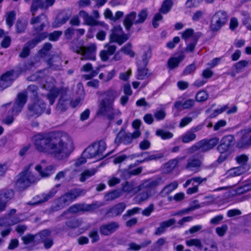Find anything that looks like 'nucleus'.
I'll return each mask as SVG.
<instances>
[{"mask_svg": "<svg viewBox=\"0 0 251 251\" xmlns=\"http://www.w3.org/2000/svg\"><path fill=\"white\" fill-rule=\"evenodd\" d=\"M112 42H109L104 46L105 49L100 51V56L101 60L105 62L108 60L109 57L114 54L116 50L117 47L115 45L112 44Z\"/></svg>", "mask_w": 251, "mask_h": 251, "instance_id": "20", "label": "nucleus"}, {"mask_svg": "<svg viewBox=\"0 0 251 251\" xmlns=\"http://www.w3.org/2000/svg\"><path fill=\"white\" fill-rule=\"evenodd\" d=\"M251 146V129L246 131L237 143V146L244 148Z\"/></svg>", "mask_w": 251, "mask_h": 251, "instance_id": "24", "label": "nucleus"}, {"mask_svg": "<svg viewBox=\"0 0 251 251\" xmlns=\"http://www.w3.org/2000/svg\"><path fill=\"white\" fill-rule=\"evenodd\" d=\"M86 193V191L85 189L80 188L74 189L70 191L57 200L56 205L53 208L54 210L58 211L63 208L77 197L84 196Z\"/></svg>", "mask_w": 251, "mask_h": 251, "instance_id": "3", "label": "nucleus"}, {"mask_svg": "<svg viewBox=\"0 0 251 251\" xmlns=\"http://www.w3.org/2000/svg\"><path fill=\"white\" fill-rule=\"evenodd\" d=\"M186 244L188 247L195 246L199 249H201L202 245L199 239H191L186 241Z\"/></svg>", "mask_w": 251, "mask_h": 251, "instance_id": "49", "label": "nucleus"}, {"mask_svg": "<svg viewBox=\"0 0 251 251\" xmlns=\"http://www.w3.org/2000/svg\"><path fill=\"white\" fill-rule=\"evenodd\" d=\"M66 100L60 98L56 106V109L60 112H63L67 109Z\"/></svg>", "mask_w": 251, "mask_h": 251, "instance_id": "56", "label": "nucleus"}, {"mask_svg": "<svg viewBox=\"0 0 251 251\" xmlns=\"http://www.w3.org/2000/svg\"><path fill=\"white\" fill-rule=\"evenodd\" d=\"M166 116V113L164 110H157L154 113V117L157 121L164 120Z\"/></svg>", "mask_w": 251, "mask_h": 251, "instance_id": "62", "label": "nucleus"}, {"mask_svg": "<svg viewBox=\"0 0 251 251\" xmlns=\"http://www.w3.org/2000/svg\"><path fill=\"white\" fill-rule=\"evenodd\" d=\"M248 157L245 154L238 156L236 157L237 162L238 164L241 165L240 166H248L247 165V162L248 161Z\"/></svg>", "mask_w": 251, "mask_h": 251, "instance_id": "60", "label": "nucleus"}, {"mask_svg": "<svg viewBox=\"0 0 251 251\" xmlns=\"http://www.w3.org/2000/svg\"><path fill=\"white\" fill-rule=\"evenodd\" d=\"M120 95V92L110 88L102 93L98 100V116H102L110 121L121 115V112L114 107V102Z\"/></svg>", "mask_w": 251, "mask_h": 251, "instance_id": "2", "label": "nucleus"}, {"mask_svg": "<svg viewBox=\"0 0 251 251\" xmlns=\"http://www.w3.org/2000/svg\"><path fill=\"white\" fill-rule=\"evenodd\" d=\"M141 135L140 130H135L132 133H126L124 130H121L118 133L115 142L117 144L123 143L126 145L132 143L133 139H136Z\"/></svg>", "mask_w": 251, "mask_h": 251, "instance_id": "10", "label": "nucleus"}, {"mask_svg": "<svg viewBox=\"0 0 251 251\" xmlns=\"http://www.w3.org/2000/svg\"><path fill=\"white\" fill-rule=\"evenodd\" d=\"M37 180V177L27 169L20 174L19 178L16 183V186L19 190L22 191Z\"/></svg>", "mask_w": 251, "mask_h": 251, "instance_id": "8", "label": "nucleus"}, {"mask_svg": "<svg viewBox=\"0 0 251 251\" xmlns=\"http://www.w3.org/2000/svg\"><path fill=\"white\" fill-rule=\"evenodd\" d=\"M148 15L147 9H142L137 15L135 12L132 11L127 14L124 20L123 24L125 28L129 30L133 24H142L145 22Z\"/></svg>", "mask_w": 251, "mask_h": 251, "instance_id": "5", "label": "nucleus"}, {"mask_svg": "<svg viewBox=\"0 0 251 251\" xmlns=\"http://www.w3.org/2000/svg\"><path fill=\"white\" fill-rule=\"evenodd\" d=\"M208 95L205 91H200L196 96V100L199 102H203L207 100Z\"/></svg>", "mask_w": 251, "mask_h": 251, "instance_id": "54", "label": "nucleus"}, {"mask_svg": "<svg viewBox=\"0 0 251 251\" xmlns=\"http://www.w3.org/2000/svg\"><path fill=\"white\" fill-rule=\"evenodd\" d=\"M51 48L52 45L50 43H46L44 44L43 48L40 50H39L38 54L40 57H43L48 54V52L51 50Z\"/></svg>", "mask_w": 251, "mask_h": 251, "instance_id": "52", "label": "nucleus"}, {"mask_svg": "<svg viewBox=\"0 0 251 251\" xmlns=\"http://www.w3.org/2000/svg\"><path fill=\"white\" fill-rule=\"evenodd\" d=\"M119 227L117 222H112L103 224L100 227V233L104 236H109L115 232Z\"/></svg>", "mask_w": 251, "mask_h": 251, "instance_id": "18", "label": "nucleus"}, {"mask_svg": "<svg viewBox=\"0 0 251 251\" xmlns=\"http://www.w3.org/2000/svg\"><path fill=\"white\" fill-rule=\"evenodd\" d=\"M151 196V192L147 191L138 194L136 197V201L140 203L147 201Z\"/></svg>", "mask_w": 251, "mask_h": 251, "instance_id": "48", "label": "nucleus"}, {"mask_svg": "<svg viewBox=\"0 0 251 251\" xmlns=\"http://www.w3.org/2000/svg\"><path fill=\"white\" fill-rule=\"evenodd\" d=\"M184 54L183 53H181L177 56L170 58L167 63L168 68L170 70H173L177 67L180 62L184 59Z\"/></svg>", "mask_w": 251, "mask_h": 251, "instance_id": "27", "label": "nucleus"}, {"mask_svg": "<svg viewBox=\"0 0 251 251\" xmlns=\"http://www.w3.org/2000/svg\"><path fill=\"white\" fill-rule=\"evenodd\" d=\"M73 51L81 55V60H95L97 46L95 43H90L87 46H75L72 48Z\"/></svg>", "mask_w": 251, "mask_h": 251, "instance_id": "6", "label": "nucleus"}, {"mask_svg": "<svg viewBox=\"0 0 251 251\" xmlns=\"http://www.w3.org/2000/svg\"><path fill=\"white\" fill-rule=\"evenodd\" d=\"M85 23L88 25L95 26L100 24V22L96 20L95 18L89 15L84 21Z\"/></svg>", "mask_w": 251, "mask_h": 251, "instance_id": "61", "label": "nucleus"}, {"mask_svg": "<svg viewBox=\"0 0 251 251\" xmlns=\"http://www.w3.org/2000/svg\"><path fill=\"white\" fill-rule=\"evenodd\" d=\"M15 192L11 189H4L0 191V213L6 209L7 203L14 197Z\"/></svg>", "mask_w": 251, "mask_h": 251, "instance_id": "14", "label": "nucleus"}, {"mask_svg": "<svg viewBox=\"0 0 251 251\" xmlns=\"http://www.w3.org/2000/svg\"><path fill=\"white\" fill-rule=\"evenodd\" d=\"M128 39V37L126 34H125L123 29L120 26H116L111 30V33L109 36L110 42H115L119 45H122L126 42Z\"/></svg>", "mask_w": 251, "mask_h": 251, "instance_id": "12", "label": "nucleus"}, {"mask_svg": "<svg viewBox=\"0 0 251 251\" xmlns=\"http://www.w3.org/2000/svg\"><path fill=\"white\" fill-rule=\"evenodd\" d=\"M203 142V152H206L215 147L219 141V139L218 137L213 138L209 140L207 139H203L201 140Z\"/></svg>", "mask_w": 251, "mask_h": 251, "instance_id": "29", "label": "nucleus"}, {"mask_svg": "<svg viewBox=\"0 0 251 251\" xmlns=\"http://www.w3.org/2000/svg\"><path fill=\"white\" fill-rule=\"evenodd\" d=\"M27 97V92L25 91L19 93L17 99L12 108L9 110L8 113H11L13 115H18L21 112L26 102Z\"/></svg>", "mask_w": 251, "mask_h": 251, "instance_id": "11", "label": "nucleus"}, {"mask_svg": "<svg viewBox=\"0 0 251 251\" xmlns=\"http://www.w3.org/2000/svg\"><path fill=\"white\" fill-rule=\"evenodd\" d=\"M178 183L176 181H174L169 184L166 185L162 190L161 193L165 195H169L178 187Z\"/></svg>", "mask_w": 251, "mask_h": 251, "instance_id": "37", "label": "nucleus"}, {"mask_svg": "<svg viewBox=\"0 0 251 251\" xmlns=\"http://www.w3.org/2000/svg\"><path fill=\"white\" fill-rule=\"evenodd\" d=\"M248 65V62L246 60H241L236 63L234 66L235 67L236 72L240 73L242 70Z\"/></svg>", "mask_w": 251, "mask_h": 251, "instance_id": "57", "label": "nucleus"}, {"mask_svg": "<svg viewBox=\"0 0 251 251\" xmlns=\"http://www.w3.org/2000/svg\"><path fill=\"white\" fill-rule=\"evenodd\" d=\"M149 76L148 69L146 68V66L138 68L136 75V78L137 79L143 80Z\"/></svg>", "mask_w": 251, "mask_h": 251, "instance_id": "44", "label": "nucleus"}, {"mask_svg": "<svg viewBox=\"0 0 251 251\" xmlns=\"http://www.w3.org/2000/svg\"><path fill=\"white\" fill-rule=\"evenodd\" d=\"M194 30L192 28H188L182 33V37L185 40H187L189 38L192 37L193 40H194L195 38H197L196 36H193Z\"/></svg>", "mask_w": 251, "mask_h": 251, "instance_id": "55", "label": "nucleus"}, {"mask_svg": "<svg viewBox=\"0 0 251 251\" xmlns=\"http://www.w3.org/2000/svg\"><path fill=\"white\" fill-rule=\"evenodd\" d=\"M196 138V135L192 131H188L180 137L182 142L184 143H189L194 140Z\"/></svg>", "mask_w": 251, "mask_h": 251, "instance_id": "43", "label": "nucleus"}, {"mask_svg": "<svg viewBox=\"0 0 251 251\" xmlns=\"http://www.w3.org/2000/svg\"><path fill=\"white\" fill-rule=\"evenodd\" d=\"M17 73L14 70L6 72L0 78V91H2L12 85L18 77Z\"/></svg>", "mask_w": 251, "mask_h": 251, "instance_id": "13", "label": "nucleus"}, {"mask_svg": "<svg viewBox=\"0 0 251 251\" xmlns=\"http://www.w3.org/2000/svg\"><path fill=\"white\" fill-rule=\"evenodd\" d=\"M46 104L43 100L34 99V101L27 105L26 117L27 119L40 116L45 110Z\"/></svg>", "mask_w": 251, "mask_h": 251, "instance_id": "7", "label": "nucleus"}, {"mask_svg": "<svg viewBox=\"0 0 251 251\" xmlns=\"http://www.w3.org/2000/svg\"><path fill=\"white\" fill-rule=\"evenodd\" d=\"M122 191L125 193L135 194L140 191V186L135 187L133 182L126 181L122 184Z\"/></svg>", "mask_w": 251, "mask_h": 251, "instance_id": "26", "label": "nucleus"}, {"mask_svg": "<svg viewBox=\"0 0 251 251\" xmlns=\"http://www.w3.org/2000/svg\"><path fill=\"white\" fill-rule=\"evenodd\" d=\"M142 248V245H138L134 242H131L128 244L127 251H138Z\"/></svg>", "mask_w": 251, "mask_h": 251, "instance_id": "59", "label": "nucleus"}, {"mask_svg": "<svg viewBox=\"0 0 251 251\" xmlns=\"http://www.w3.org/2000/svg\"><path fill=\"white\" fill-rule=\"evenodd\" d=\"M228 227L226 224L223 225L221 226L217 227L216 228V232L220 237L223 236L226 231L227 230Z\"/></svg>", "mask_w": 251, "mask_h": 251, "instance_id": "64", "label": "nucleus"}, {"mask_svg": "<svg viewBox=\"0 0 251 251\" xmlns=\"http://www.w3.org/2000/svg\"><path fill=\"white\" fill-rule=\"evenodd\" d=\"M122 195V192L119 190H114L111 192L107 193L105 196V199L106 201H113Z\"/></svg>", "mask_w": 251, "mask_h": 251, "instance_id": "47", "label": "nucleus"}, {"mask_svg": "<svg viewBox=\"0 0 251 251\" xmlns=\"http://www.w3.org/2000/svg\"><path fill=\"white\" fill-rule=\"evenodd\" d=\"M126 208V204L124 202H120L110 208L107 211L106 215L108 217H116L121 215Z\"/></svg>", "mask_w": 251, "mask_h": 251, "instance_id": "22", "label": "nucleus"}, {"mask_svg": "<svg viewBox=\"0 0 251 251\" xmlns=\"http://www.w3.org/2000/svg\"><path fill=\"white\" fill-rule=\"evenodd\" d=\"M152 55L151 48L150 46H147L145 49V52L142 56V61L144 66H146L149 62L150 59Z\"/></svg>", "mask_w": 251, "mask_h": 251, "instance_id": "42", "label": "nucleus"}, {"mask_svg": "<svg viewBox=\"0 0 251 251\" xmlns=\"http://www.w3.org/2000/svg\"><path fill=\"white\" fill-rule=\"evenodd\" d=\"M59 95V91L58 87H53L50 90L47 95L50 105H52L56 98Z\"/></svg>", "mask_w": 251, "mask_h": 251, "instance_id": "36", "label": "nucleus"}, {"mask_svg": "<svg viewBox=\"0 0 251 251\" xmlns=\"http://www.w3.org/2000/svg\"><path fill=\"white\" fill-rule=\"evenodd\" d=\"M21 239L25 245H28L32 243L35 245L37 244L36 242L35 234H27L25 236L22 237Z\"/></svg>", "mask_w": 251, "mask_h": 251, "instance_id": "45", "label": "nucleus"}, {"mask_svg": "<svg viewBox=\"0 0 251 251\" xmlns=\"http://www.w3.org/2000/svg\"><path fill=\"white\" fill-rule=\"evenodd\" d=\"M97 172V169L93 168L89 170H86L80 175L79 180L81 182H84L88 178L94 176Z\"/></svg>", "mask_w": 251, "mask_h": 251, "instance_id": "40", "label": "nucleus"}, {"mask_svg": "<svg viewBox=\"0 0 251 251\" xmlns=\"http://www.w3.org/2000/svg\"><path fill=\"white\" fill-rule=\"evenodd\" d=\"M156 136L160 137L163 140H168L173 137L174 134L170 131L162 129H158L156 131Z\"/></svg>", "mask_w": 251, "mask_h": 251, "instance_id": "39", "label": "nucleus"}, {"mask_svg": "<svg viewBox=\"0 0 251 251\" xmlns=\"http://www.w3.org/2000/svg\"><path fill=\"white\" fill-rule=\"evenodd\" d=\"M83 211H93L100 206L97 202L93 203L90 204H83Z\"/></svg>", "mask_w": 251, "mask_h": 251, "instance_id": "58", "label": "nucleus"}, {"mask_svg": "<svg viewBox=\"0 0 251 251\" xmlns=\"http://www.w3.org/2000/svg\"><path fill=\"white\" fill-rule=\"evenodd\" d=\"M51 234V231L49 229H44L35 234L36 242L38 244L43 242L48 239V237Z\"/></svg>", "mask_w": 251, "mask_h": 251, "instance_id": "34", "label": "nucleus"}, {"mask_svg": "<svg viewBox=\"0 0 251 251\" xmlns=\"http://www.w3.org/2000/svg\"><path fill=\"white\" fill-rule=\"evenodd\" d=\"M201 207L200 205L198 204L195 206H191L190 207H188L187 208L183 209L176 213H175L173 215L174 216H182L185 214H187L189 213L190 211H192L193 210H194L195 209H198Z\"/></svg>", "mask_w": 251, "mask_h": 251, "instance_id": "53", "label": "nucleus"}, {"mask_svg": "<svg viewBox=\"0 0 251 251\" xmlns=\"http://www.w3.org/2000/svg\"><path fill=\"white\" fill-rule=\"evenodd\" d=\"M176 220L174 218L170 219L161 222L159 226L157 227L154 232V235L156 236H160L164 233L167 229L171 226L174 225L176 223Z\"/></svg>", "mask_w": 251, "mask_h": 251, "instance_id": "21", "label": "nucleus"}, {"mask_svg": "<svg viewBox=\"0 0 251 251\" xmlns=\"http://www.w3.org/2000/svg\"><path fill=\"white\" fill-rule=\"evenodd\" d=\"M16 32L17 33H22L25 31L27 27V23L25 21H22L20 20H18L16 25Z\"/></svg>", "mask_w": 251, "mask_h": 251, "instance_id": "46", "label": "nucleus"}, {"mask_svg": "<svg viewBox=\"0 0 251 251\" xmlns=\"http://www.w3.org/2000/svg\"><path fill=\"white\" fill-rule=\"evenodd\" d=\"M160 180V179L145 180L142 184L139 185L140 186V191L143 189H152L155 188L159 184Z\"/></svg>", "mask_w": 251, "mask_h": 251, "instance_id": "31", "label": "nucleus"}, {"mask_svg": "<svg viewBox=\"0 0 251 251\" xmlns=\"http://www.w3.org/2000/svg\"><path fill=\"white\" fill-rule=\"evenodd\" d=\"M234 137L230 135H227L222 139L221 144L217 147V150L220 153L227 152L234 145Z\"/></svg>", "mask_w": 251, "mask_h": 251, "instance_id": "16", "label": "nucleus"}, {"mask_svg": "<svg viewBox=\"0 0 251 251\" xmlns=\"http://www.w3.org/2000/svg\"><path fill=\"white\" fill-rule=\"evenodd\" d=\"M106 148L103 140L95 142L88 146L82 152V156L87 158H97L102 159L104 157L103 153Z\"/></svg>", "mask_w": 251, "mask_h": 251, "instance_id": "4", "label": "nucleus"}, {"mask_svg": "<svg viewBox=\"0 0 251 251\" xmlns=\"http://www.w3.org/2000/svg\"><path fill=\"white\" fill-rule=\"evenodd\" d=\"M16 18V12L14 11H11L7 13L6 22L9 27H11Z\"/></svg>", "mask_w": 251, "mask_h": 251, "instance_id": "51", "label": "nucleus"}, {"mask_svg": "<svg viewBox=\"0 0 251 251\" xmlns=\"http://www.w3.org/2000/svg\"><path fill=\"white\" fill-rule=\"evenodd\" d=\"M48 34L46 32H43L39 34L33 39L27 42L25 44L30 49L35 47L38 43L45 39L47 37Z\"/></svg>", "mask_w": 251, "mask_h": 251, "instance_id": "30", "label": "nucleus"}, {"mask_svg": "<svg viewBox=\"0 0 251 251\" xmlns=\"http://www.w3.org/2000/svg\"><path fill=\"white\" fill-rule=\"evenodd\" d=\"M185 156H182L170 160L165 164V172L167 173L171 172L176 167L180 161L183 160L185 159Z\"/></svg>", "mask_w": 251, "mask_h": 251, "instance_id": "33", "label": "nucleus"}, {"mask_svg": "<svg viewBox=\"0 0 251 251\" xmlns=\"http://www.w3.org/2000/svg\"><path fill=\"white\" fill-rule=\"evenodd\" d=\"M249 169L248 166H239L229 170V175L231 176H240Z\"/></svg>", "mask_w": 251, "mask_h": 251, "instance_id": "35", "label": "nucleus"}, {"mask_svg": "<svg viewBox=\"0 0 251 251\" xmlns=\"http://www.w3.org/2000/svg\"><path fill=\"white\" fill-rule=\"evenodd\" d=\"M173 4L172 0H165L159 10V12L162 14H167L171 9Z\"/></svg>", "mask_w": 251, "mask_h": 251, "instance_id": "38", "label": "nucleus"}, {"mask_svg": "<svg viewBox=\"0 0 251 251\" xmlns=\"http://www.w3.org/2000/svg\"><path fill=\"white\" fill-rule=\"evenodd\" d=\"M228 16L227 13L223 10H219L213 16L210 27L213 31L219 30L227 22Z\"/></svg>", "mask_w": 251, "mask_h": 251, "instance_id": "9", "label": "nucleus"}, {"mask_svg": "<svg viewBox=\"0 0 251 251\" xmlns=\"http://www.w3.org/2000/svg\"><path fill=\"white\" fill-rule=\"evenodd\" d=\"M71 15L72 13L70 11H62L52 23V26L54 28H57L64 25L70 18Z\"/></svg>", "mask_w": 251, "mask_h": 251, "instance_id": "19", "label": "nucleus"}, {"mask_svg": "<svg viewBox=\"0 0 251 251\" xmlns=\"http://www.w3.org/2000/svg\"><path fill=\"white\" fill-rule=\"evenodd\" d=\"M203 142L200 141L196 143L195 145L189 148L188 150V152L190 154H192L198 150H201L203 152Z\"/></svg>", "mask_w": 251, "mask_h": 251, "instance_id": "50", "label": "nucleus"}, {"mask_svg": "<svg viewBox=\"0 0 251 251\" xmlns=\"http://www.w3.org/2000/svg\"><path fill=\"white\" fill-rule=\"evenodd\" d=\"M56 192H57L56 189L55 188H53L48 193L43 194L42 196L43 197V199L42 200H40L35 202H33V203L31 202V201L28 202V204L30 205H37L41 203L47 201L49 200L52 198L55 195Z\"/></svg>", "mask_w": 251, "mask_h": 251, "instance_id": "32", "label": "nucleus"}, {"mask_svg": "<svg viewBox=\"0 0 251 251\" xmlns=\"http://www.w3.org/2000/svg\"><path fill=\"white\" fill-rule=\"evenodd\" d=\"M83 204L78 203L72 205L67 210L65 211L60 216L56 218L57 221H60L62 220V218L68 213H76L79 211H83Z\"/></svg>", "mask_w": 251, "mask_h": 251, "instance_id": "25", "label": "nucleus"}, {"mask_svg": "<svg viewBox=\"0 0 251 251\" xmlns=\"http://www.w3.org/2000/svg\"><path fill=\"white\" fill-rule=\"evenodd\" d=\"M65 226L62 227L59 226L56 227L55 230L57 232H61L69 229H74L78 227L81 225V222L77 219H72L66 222Z\"/></svg>", "mask_w": 251, "mask_h": 251, "instance_id": "23", "label": "nucleus"}, {"mask_svg": "<svg viewBox=\"0 0 251 251\" xmlns=\"http://www.w3.org/2000/svg\"><path fill=\"white\" fill-rule=\"evenodd\" d=\"M202 164L201 160L195 156H192L187 159L185 168L187 170L197 173L201 170Z\"/></svg>", "mask_w": 251, "mask_h": 251, "instance_id": "17", "label": "nucleus"}, {"mask_svg": "<svg viewBox=\"0 0 251 251\" xmlns=\"http://www.w3.org/2000/svg\"><path fill=\"white\" fill-rule=\"evenodd\" d=\"M35 170L39 173L42 177H48L54 173L56 167L54 165H50L42 171L41 166L38 165L35 167Z\"/></svg>", "mask_w": 251, "mask_h": 251, "instance_id": "28", "label": "nucleus"}, {"mask_svg": "<svg viewBox=\"0 0 251 251\" xmlns=\"http://www.w3.org/2000/svg\"><path fill=\"white\" fill-rule=\"evenodd\" d=\"M42 0H32L30 11L32 15H35L39 8L42 9Z\"/></svg>", "mask_w": 251, "mask_h": 251, "instance_id": "41", "label": "nucleus"}, {"mask_svg": "<svg viewBox=\"0 0 251 251\" xmlns=\"http://www.w3.org/2000/svg\"><path fill=\"white\" fill-rule=\"evenodd\" d=\"M32 16V17L30 20V24L34 25L33 29L38 32L43 31L46 26L45 23L43 21H47V16L44 13L37 16H35V15Z\"/></svg>", "mask_w": 251, "mask_h": 251, "instance_id": "15", "label": "nucleus"}, {"mask_svg": "<svg viewBox=\"0 0 251 251\" xmlns=\"http://www.w3.org/2000/svg\"><path fill=\"white\" fill-rule=\"evenodd\" d=\"M33 140L38 151L49 153L59 161L66 160L75 149L72 138L62 131L38 134Z\"/></svg>", "mask_w": 251, "mask_h": 251, "instance_id": "1", "label": "nucleus"}, {"mask_svg": "<svg viewBox=\"0 0 251 251\" xmlns=\"http://www.w3.org/2000/svg\"><path fill=\"white\" fill-rule=\"evenodd\" d=\"M121 51L124 52L125 54L129 55L130 57L134 56V53L131 50V45L129 43L121 49Z\"/></svg>", "mask_w": 251, "mask_h": 251, "instance_id": "63", "label": "nucleus"}]
</instances>
